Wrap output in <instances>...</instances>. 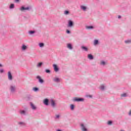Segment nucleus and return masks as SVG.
Returning <instances> with one entry per match:
<instances>
[{"label":"nucleus","instance_id":"f257e3e1","mask_svg":"<svg viewBox=\"0 0 131 131\" xmlns=\"http://www.w3.org/2000/svg\"><path fill=\"white\" fill-rule=\"evenodd\" d=\"M9 91L12 93V94L16 93V91H17V87L16 86V85L14 84H11L9 86Z\"/></svg>","mask_w":131,"mask_h":131},{"label":"nucleus","instance_id":"f03ea898","mask_svg":"<svg viewBox=\"0 0 131 131\" xmlns=\"http://www.w3.org/2000/svg\"><path fill=\"white\" fill-rule=\"evenodd\" d=\"M32 9V7H31V6H29L27 7H25L23 6L19 8V10L20 11H21V12H25V11H31Z\"/></svg>","mask_w":131,"mask_h":131},{"label":"nucleus","instance_id":"7ed1b4c3","mask_svg":"<svg viewBox=\"0 0 131 131\" xmlns=\"http://www.w3.org/2000/svg\"><path fill=\"white\" fill-rule=\"evenodd\" d=\"M73 101L74 102H83V101H84V99L82 98L75 97L73 98Z\"/></svg>","mask_w":131,"mask_h":131},{"label":"nucleus","instance_id":"20e7f679","mask_svg":"<svg viewBox=\"0 0 131 131\" xmlns=\"http://www.w3.org/2000/svg\"><path fill=\"white\" fill-rule=\"evenodd\" d=\"M80 128L82 131H89L86 125H84L83 123L80 124Z\"/></svg>","mask_w":131,"mask_h":131},{"label":"nucleus","instance_id":"39448f33","mask_svg":"<svg viewBox=\"0 0 131 131\" xmlns=\"http://www.w3.org/2000/svg\"><path fill=\"white\" fill-rule=\"evenodd\" d=\"M73 26H74V23H73V21L71 20H69L68 27H69L70 28H72V27H73Z\"/></svg>","mask_w":131,"mask_h":131},{"label":"nucleus","instance_id":"423d86ee","mask_svg":"<svg viewBox=\"0 0 131 131\" xmlns=\"http://www.w3.org/2000/svg\"><path fill=\"white\" fill-rule=\"evenodd\" d=\"M8 79L10 81H12V80H13V75H12V73L11 72V71H9L8 72Z\"/></svg>","mask_w":131,"mask_h":131},{"label":"nucleus","instance_id":"0eeeda50","mask_svg":"<svg viewBox=\"0 0 131 131\" xmlns=\"http://www.w3.org/2000/svg\"><path fill=\"white\" fill-rule=\"evenodd\" d=\"M37 79H38V81L40 83H43L45 82V81L42 79H41V77L40 76H37L36 77Z\"/></svg>","mask_w":131,"mask_h":131},{"label":"nucleus","instance_id":"6e6552de","mask_svg":"<svg viewBox=\"0 0 131 131\" xmlns=\"http://www.w3.org/2000/svg\"><path fill=\"white\" fill-rule=\"evenodd\" d=\"M51 105L52 108H55V107H56V102H55V101L53 99L51 100Z\"/></svg>","mask_w":131,"mask_h":131},{"label":"nucleus","instance_id":"1a4fd4ad","mask_svg":"<svg viewBox=\"0 0 131 131\" xmlns=\"http://www.w3.org/2000/svg\"><path fill=\"white\" fill-rule=\"evenodd\" d=\"M53 67L54 69V71H55V72H58V71H59V68H58V66H57V64H54L53 65Z\"/></svg>","mask_w":131,"mask_h":131},{"label":"nucleus","instance_id":"9d476101","mask_svg":"<svg viewBox=\"0 0 131 131\" xmlns=\"http://www.w3.org/2000/svg\"><path fill=\"white\" fill-rule=\"evenodd\" d=\"M43 103L44 105H46V106H49V99H48V98L44 99Z\"/></svg>","mask_w":131,"mask_h":131},{"label":"nucleus","instance_id":"9b49d317","mask_svg":"<svg viewBox=\"0 0 131 131\" xmlns=\"http://www.w3.org/2000/svg\"><path fill=\"white\" fill-rule=\"evenodd\" d=\"M67 47L69 50H73V47H72V45L70 43H68L67 45Z\"/></svg>","mask_w":131,"mask_h":131},{"label":"nucleus","instance_id":"f8f14e48","mask_svg":"<svg viewBox=\"0 0 131 131\" xmlns=\"http://www.w3.org/2000/svg\"><path fill=\"white\" fill-rule=\"evenodd\" d=\"M30 106H31V108L33 110H36V106H35V105L32 102H30Z\"/></svg>","mask_w":131,"mask_h":131},{"label":"nucleus","instance_id":"ddd939ff","mask_svg":"<svg viewBox=\"0 0 131 131\" xmlns=\"http://www.w3.org/2000/svg\"><path fill=\"white\" fill-rule=\"evenodd\" d=\"M105 88H106V86L105 85V84H102L101 85H100L99 89L101 91H104Z\"/></svg>","mask_w":131,"mask_h":131},{"label":"nucleus","instance_id":"4468645a","mask_svg":"<svg viewBox=\"0 0 131 131\" xmlns=\"http://www.w3.org/2000/svg\"><path fill=\"white\" fill-rule=\"evenodd\" d=\"M81 10H82V11H86V9H88V7L86 6L82 5L80 6Z\"/></svg>","mask_w":131,"mask_h":131},{"label":"nucleus","instance_id":"2eb2a0df","mask_svg":"<svg viewBox=\"0 0 131 131\" xmlns=\"http://www.w3.org/2000/svg\"><path fill=\"white\" fill-rule=\"evenodd\" d=\"M19 114L21 115H26V111H24V110H20L19 111Z\"/></svg>","mask_w":131,"mask_h":131},{"label":"nucleus","instance_id":"dca6fc26","mask_svg":"<svg viewBox=\"0 0 131 131\" xmlns=\"http://www.w3.org/2000/svg\"><path fill=\"white\" fill-rule=\"evenodd\" d=\"M21 50L22 51H26V50H27V46L23 44L21 46Z\"/></svg>","mask_w":131,"mask_h":131},{"label":"nucleus","instance_id":"f3484780","mask_svg":"<svg viewBox=\"0 0 131 131\" xmlns=\"http://www.w3.org/2000/svg\"><path fill=\"white\" fill-rule=\"evenodd\" d=\"M81 49H82V50H83V51H84V52H88L89 51V48H88L86 47L82 46Z\"/></svg>","mask_w":131,"mask_h":131},{"label":"nucleus","instance_id":"a211bd4d","mask_svg":"<svg viewBox=\"0 0 131 131\" xmlns=\"http://www.w3.org/2000/svg\"><path fill=\"white\" fill-rule=\"evenodd\" d=\"M53 81H54V82H60V78L55 77L53 79Z\"/></svg>","mask_w":131,"mask_h":131},{"label":"nucleus","instance_id":"6ab92c4d","mask_svg":"<svg viewBox=\"0 0 131 131\" xmlns=\"http://www.w3.org/2000/svg\"><path fill=\"white\" fill-rule=\"evenodd\" d=\"M124 42L126 43V45H129V43H131V39L125 40Z\"/></svg>","mask_w":131,"mask_h":131},{"label":"nucleus","instance_id":"aec40b11","mask_svg":"<svg viewBox=\"0 0 131 131\" xmlns=\"http://www.w3.org/2000/svg\"><path fill=\"white\" fill-rule=\"evenodd\" d=\"M43 63L42 62H39L36 65V67L37 68H40V67H41L42 65H43Z\"/></svg>","mask_w":131,"mask_h":131},{"label":"nucleus","instance_id":"412c9836","mask_svg":"<svg viewBox=\"0 0 131 131\" xmlns=\"http://www.w3.org/2000/svg\"><path fill=\"white\" fill-rule=\"evenodd\" d=\"M88 58L89 60H93L94 59V56L92 54H88Z\"/></svg>","mask_w":131,"mask_h":131},{"label":"nucleus","instance_id":"4be33fe9","mask_svg":"<svg viewBox=\"0 0 131 131\" xmlns=\"http://www.w3.org/2000/svg\"><path fill=\"white\" fill-rule=\"evenodd\" d=\"M126 97H127V93H124L121 94V98H126Z\"/></svg>","mask_w":131,"mask_h":131},{"label":"nucleus","instance_id":"5701e85b","mask_svg":"<svg viewBox=\"0 0 131 131\" xmlns=\"http://www.w3.org/2000/svg\"><path fill=\"white\" fill-rule=\"evenodd\" d=\"M99 45V40L95 39L94 40V46H97Z\"/></svg>","mask_w":131,"mask_h":131},{"label":"nucleus","instance_id":"b1692460","mask_svg":"<svg viewBox=\"0 0 131 131\" xmlns=\"http://www.w3.org/2000/svg\"><path fill=\"white\" fill-rule=\"evenodd\" d=\"M86 29H88L89 30H90L91 29H94V27L93 26H86Z\"/></svg>","mask_w":131,"mask_h":131},{"label":"nucleus","instance_id":"393cba45","mask_svg":"<svg viewBox=\"0 0 131 131\" xmlns=\"http://www.w3.org/2000/svg\"><path fill=\"white\" fill-rule=\"evenodd\" d=\"M38 45L40 48H43L45 47V43L43 42L39 43Z\"/></svg>","mask_w":131,"mask_h":131},{"label":"nucleus","instance_id":"a878e982","mask_svg":"<svg viewBox=\"0 0 131 131\" xmlns=\"http://www.w3.org/2000/svg\"><path fill=\"white\" fill-rule=\"evenodd\" d=\"M18 124L19 125H25L26 124H25V122H18Z\"/></svg>","mask_w":131,"mask_h":131},{"label":"nucleus","instance_id":"bb28decb","mask_svg":"<svg viewBox=\"0 0 131 131\" xmlns=\"http://www.w3.org/2000/svg\"><path fill=\"white\" fill-rule=\"evenodd\" d=\"M29 34H30V35L31 34H34V33H35V31H29L28 32Z\"/></svg>","mask_w":131,"mask_h":131},{"label":"nucleus","instance_id":"cd10ccee","mask_svg":"<svg viewBox=\"0 0 131 131\" xmlns=\"http://www.w3.org/2000/svg\"><path fill=\"white\" fill-rule=\"evenodd\" d=\"M64 15H69V14H70L69 11H68V10L64 11Z\"/></svg>","mask_w":131,"mask_h":131},{"label":"nucleus","instance_id":"c85d7f7f","mask_svg":"<svg viewBox=\"0 0 131 131\" xmlns=\"http://www.w3.org/2000/svg\"><path fill=\"white\" fill-rule=\"evenodd\" d=\"M10 9H14L15 8V5L13 4H11L10 6Z\"/></svg>","mask_w":131,"mask_h":131},{"label":"nucleus","instance_id":"c756f323","mask_svg":"<svg viewBox=\"0 0 131 131\" xmlns=\"http://www.w3.org/2000/svg\"><path fill=\"white\" fill-rule=\"evenodd\" d=\"M100 64L103 65V66H105V65L106 64V62H105V61H101L100 62Z\"/></svg>","mask_w":131,"mask_h":131},{"label":"nucleus","instance_id":"7c9ffc66","mask_svg":"<svg viewBox=\"0 0 131 131\" xmlns=\"http://www.w3.org/2000/svg\"><path fill=\"white\" fill-rule=\"evenodd\" d=\"M0 73L1 74H2V73H5V70H4V69H1Z\"/></svg>","mask_w":131,"mask_h":131},{"label":"nucleus","instance_id":"2f4dec72","mask_svg":"<svg viewBox=\"0 0 131 131\" xmlns=\"http://www.w3.org/2000/svg\"><path fill=\"white\" fill-rule=\"evenodd\" d=\"M70 107H71V110H74V105L71 104Z\"/></svg>","mask_w":131,"mask_h":131},{"label":"nucleus","instance_id":"473e14b6","mask_svg":"<svg viewBox=\"0 0 131 131\" xmlns=\"http://www.w3.org/2000/svg\"><path fill=\"white\" fill-rule=\"evenodd\" d=\"M33 91H34V92H37V91H38V88H33Z\"/></svg>","mask_w":131,"mask_h":131},{"label":"nucleus","instance_id":"72a5a7b5","mask_svg":"<svg viewBox=\"0 0 131 131\" xmlns=\"http://www.w3.org/2000/svg\"><path fill=\"white\" fill-rule=\"evenodd\" d=\"M45 72H46V73H51V70L49 69L45 70Z\"/></svg>","mask_w":131,"mask_h":131},{"label":"nucleus","instance_id":"f704fd0d","mask_svg":"<svg viewBox=\"0 0 131 131\" xmlns=\"http://www.w3.org/2000/svg\"><path fill=\"white\" fill-rule=\"evenodd\" d=\"M107 124H108V125H112V121H108L107 122Z\"/></svg>","mask_w":131,"mask_h":131},{"label":"nucleus","instance_id":"c9c22d12","mask_svg":"<svg viewBox=\"0 0 131 131\" xmlns=\"http://www.w3.org/2000/svg\"><path fill=\"white\" fill-rule=\"evenodd\" d=\"M86 98H93V96L91 95H86Z\"/></svg>","mask_w":131,"mask_h":131},{"label":"nucleus","instance_id":"e433bc0d","mask_svg":"<svg viewBox=\"0 0 131 131\" xmlns=\"http://www.w3.org/2000/svg\"><path fill=\"white\" fill-rule=\"evenodd\" d=\"M67 33H68V34H70V31L67 30Z\"/></svg>","mask_w":131,"mask_h":131},{"label":"nucleus","instance_id":"4c0bfd02","mask_svg":"<svg viewBox=\"0 0 131 131\" xmlns=\"http://www.w3.org/2000/svg\"><path fill=\"white\" fill-rule=\"evenodd\" d=\"M56 118H60V115H57L56 116Z\"/></svg>","mask_w":131,"mask_h":131},{"label":"nucleus","instance_id":"58836bf2","mask_svg":"<svg viewBox=\"0 0 131 131\" xmlns=\"http://www.w3.org/2000/svg\"><path fill=\"white\" fill-rule=\"evenodd\" d=\"M128 115H129L130 116V115H131V110L129 111V112L128 113Z\"/></svg>","mask_w":131,"mask_h":131},{"label":"nucleus","instance_id":"ea45409f","mask_svg":"<svg viewBox=\"0 0 131 131\" xmlns=\"http://www.w3.org/2000/svg\"><path fill=\"white\" fill-rule=\"evenodd\" d=\"M118 19H120V18H121V16L118 15Z\"/></svg>","mask_w":131,"mask_h":131},{"label":"nucleus","instance_id":"a19ab883","mask_svg":"<svg viewBox=\"0 0 131 131\" xmlns=\"http://www.w3.org/2000/svg\"><path fill=\"white\" fill-rule=\"evenodd\" d=\"M15 1L16 3H18V2H19V0H15Z\"/></svg>","mask_w":131,"mask_h":131},{"label":"nucleus","instance_id":"79ce46f5","mask_svg":"<svg viewBox=\"0 0 131 131\" xmlns=\"http://www.w3.org/2000/svg\"><path fill=\"white\" fill-rule=\"evenodd\" d=\"M3 67V64L0 63V67Z\"/></svg>","mask_w":131,"mask_h":131}]
</instances>
